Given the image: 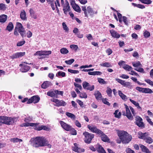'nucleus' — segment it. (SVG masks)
<instances>
[{
    "instance_id": "nucleus-1",
    "label": "nucleus",
    "mask_w": 153,
    "mask_h": 153,
    "mask_svg": "<svg viewBox=\"0 0 153 153\" xmlns=\"http://www.w3.org/2000/svg\"><path fill=\"white\" fill-rule=\"evenodd\" d=\"M30 142L33 147L37 148L39 147L47 146L51 147V145L48 143L46 139L42 137H37L31 139Z\"/></svg>"
},
{
    "instance_id": "nucleus-2",
    "label": "nucleus",
    "mask_w": 153,
    "mask_h": 153,
    "mask_svg": "<svg viewBox=\"0 0 153 153\" xmlns=\"http://www.w3.org/2000/svg\"><path fill=\"white\" fill-rule=\"evenodd\" d=\"M117 131V135L123 143H128L131 140V135H129L127 132L119 130Z\"/></svg>"
},
{
    "instance_id": "nucleus-3",
    "label": "nucleus",
    "mask_w": 153,
    "mask_h": 153,
    "mask_svg": "<svg viewBox=\"0 0 153 153\" xmlns=\"http://www.w3.org/2000/svg\"><path fill=\"white\" fill-rule=\"evenodd\" d=\"M149 135L147 133H142L141 132L138 133L139 138L143 139L146 143L150 144L153 142V140L150 137H149Z\"/></svg>"
},
{
    "instance_id": "nucleus-4",
    "label": "nucleus",
    "mask_w": 153,
    "mask_h": 153,
    "mask_svg": "<svg viewBox=\"0 0 153 153\" xmlns=\"http://www.w3.org/2000/svg\"><path fill=\"white\" fill-rule=\"evenodd\" d=\"M82 10L84 11L85 16L88 17V14H89L91 16L94 14L95 13H97V12L95 13L93 9L90 6H88L86 8L85 6H84L82 7Z\"/></svg>"
},
{
    "instance_id": "nucleus-5",
    "label": "nucleus",
    "mask_w": 153,
    "mask_h": 153,
    "mask_svg": "<svg viewBox=\"0 0 153 153\" xmlns=\"http://www.w3.org/2000/svg\"><path fill=\"white\" fill-rule=\"evenodd\" d=\"M17 120L16 117L4 116L5 124L7 125H13Z\"/></svg>"
},
{
    "instance_id": "nucleus-6",
    "label": "nucleus",
    "mask_w": 153,
    "mask_h": 153,
    "mask_svg": "<svg viewBox=\"0 0 153 153\" xmlns=\"http://www.w3.org/2000/svg\"><path fill=\"white\" fill-rule=\"evenodd\" d=\"M32 120V118L30 117H26L25 119V123H24L22 124L20 126L22 127H28V126H32V127H35L36 126L38 125L37 123H30L29 122L30 121Z\"/></svg>"
},
{
    "instance_id": "nucleus-7",
    "label": "nucleus",
    "mask_w": 153,
    "mask_h": 153,
    "mask_svg": "<svg viewBox=\"0 0 153 153\" xmlns=\"http://www.w3.org/2000/svg\"><path fill=\"white\" fill-rule=\"evenodd\" d=\"M83 135L84 136V141L85 143H90L92 139L94 137V135L93 134L89 133L85 131L83 133Z\"/></svg>"
},
{
    "instance_id": "nucleus-8",
    "label": "nucleus",
    "mask_w": 153,
    "mask_h": 153,
    "mask_svg": "<svg viewBox=\"0 0 153 153\" xmlns=\"http://www.w3.org/2000/svg\"><path fill=\"white\" fill-rule=\"evenodd\" d=\"M51 51H38L36 52L34 54V56H39L41 57L39 58V59H42L43 58L42 56H47L51 54Z\"/></svg>"
},
{
    "instance_id": "nucleus-9",
    "label": "nucleus",
    "mask_w": 153,
    "mask_h": 153,
    "mask_svg": "<svg viewBox=\"0 0 153 153\" xmlns=\"http://www.w3.org/2000/svg\"><path fill=\"white\" fill-rule=\"evenodd\" d=\"M15 28L18 30L22 36L23 37L25 35V29L21 23L17 22L16 26Z\"/></svg>"
},
{
    "instance_id": "nucleus-10",
    "label": "nucleus",
    "mask_w": 153,
    "mask_h": 153,
    "mask_svg": "<svg viewBox=\"0 0 153 153\" xmlns=\"http://www.w3.org/2000/svg\"><path fill=\"white\" fill-rule=\"evenodd\" d=\"M61 4L63 7V11L65 14H67L68 12L70 10V8L69 4L68 1H67L65 4H64V0H61Z\"/></svg>"
},
{
    "instance_id": "nucleus-11",
    "label": "nucleus",
    "mask_w": 153,
    "mask_h": 153,
    "mask_svg": "<svg viewBox=\"0 0 153 153\" xmlns=\"http://www.w3.org/2000/svg\"><path fill=\"white\" fill-rule=\"evenodd\" d=\"M135 123L138 127L141 128L144 127V125L143 122V119L139 116L135 117Z\"/></svg>"
},
{
    "instance_id": "nucleus-12",
    "label": "nucleus",
    "mask_w": 153,
    "mask_h": 153,
    "mask_svg": "<svg viewBox=\"0 0 153 153\" xmlns=\"http://www.w3.org/2000/svg\"><path fill=\"white\" fill-rule=\"evenodd\" d=\"M88 128L92 132L97 133L98 134H102V131L97 129L96 127L92 125H89L88 126Z\"/></svg>"
},
{
    "instance_id": "nucleus-13",
    "label": "nucleus",
    "mask_w": 153,
    "mask_h": 153,
    "mask_svg": "<svg viewBox=\"0 0 153 153\" xmlns=\"http://www.w3.org/2000/svg\"><path fill=\"white\" fill-rule=\"evenodd\" d=\"M59 122L63 129L67 131H69L71 128V126L62 121H59Z\"/></svg>"
},
{
    "instance_id": "nucleus-14",
    "label": "nucleus",
    "mask_w": 153,
    "mask_h": 153,
    "mask_svg": "<svg viewBox=\"0 0 153 153\" xmlns=\"http://www.w3.org/2000/svg\"><path fill=\"white\" fill-rule=\"evenodd\" d=\"M124 105L126 108V114H123V115L124 116H126L130 120H133V117L131 113L130 110L129 109L128 106L126 104H125Z\"/></svg>"
},
{
    "instance_id": "nucleus-15",
    "label": "nucleus",
    "mask_w": 153,
    "mask_h": 153,
    "mask_svg": "<svg viewBox=\"0 0 153 153\" xmlns=\"http://www.w3.org/2000/svg\"><path fill=\"white\" fill-rule=\"evenodd\" d=\"M19 66L21 67L20 69V71L22 72H26L28 71L30 69V67L27 65V64L24 62L19 65Z\"/></svg>"
},
{
    "instance_id": "nucleus-16",
    "label": "nucleus",
    "mask_w": 153,
    "mask_h": 153,
    "mask_svg": "<svg viewBox=\"0 0 153 153\" xmlns=\"http://www.w3.org/2000/svg\"><path fill=\"white\" fill-rule=\"evenodd\" d=\"M51 101L55 103V105L57 106H64L66 105V102L62 100H59L58 99H53Z\"/></svg>"
},
{
    "instance_id": "nucleus-17",
    "label": "nucleus",
    "mask_w": 153,
    "mask_h": 153,
    "mask_svg": "<svg viewBox=\"0 0 153 153\" xmlns=\"http://www.w3.org/2000/svg\"><path fill=\"white\" fill-rule=\"evenodd\" d=\"M82 85L84 88L90 91H93L94 89V85L91 86L88 83L86 82H84L82 83Z\"/></svg>"
},
{
    "instance_id": "nucleus-18",
    "label": "nucleus",
    "mask_w": 153,
    "mask_h": 153,
    "mask_svg": "<svg viewBox=\"0 0 153 153\" xmlns=\"http://www.w3.org/2000/svg\"><path fill=\"white\" fill-rule=\"evenodd\" d=\"M70 4L75 11L78 13L81 12V9L80 8L77 4L75 3V1L71 3Z\"/></svg>"
},
{
    "instance_id": "nucleus-19",
    "label": "nucleus",
    "mask_w": 153,
    "mask_h": 153,
    "mask_svg": "<svg viewBox=\"0 0 153 153\" xmlns=\"http://www.w3.org/2000/svg\"><path fill=\"white\" fill-rule=\"evenodd\" d=\"M25 55V52H18L13 54L12 56H10V57L12 59H14L22 57Z\"/></svg>"
},
{
    "instance_id": "nucleus-20",
    "label": "nucleus",
    "mask_w": 153,
    "mask_h": 153,
    "mask_svg": "<svg viewBox=\"0 0 153 153\" xmlns=\"http://www.w3.org/2000/svg\"><path fill=\"white\" fill-rule=\"evenodd\" d=\"M74 147H73L72 149L74 151L79 153L84 152L85 150L83 149H81L77 146V144L76 143H74Z\"/></svg>"
},
{
    "instance_id": "nucleus-21",
    "label": "nucleus",
    "mask_w": 153,
    "mask_h": 153,
    "mask_svg": "<svg viewBox=\"0 0 153 153\" xmlns=\"http://www.w3.org/2000/svg\"><path fill=\"white\" fill-rule=\"evenodd\" d=\"M97 151L99 153H106L103 148L100 144L95 146Z\"/></svg>"
},
{
    "instance_id": "nucleus-22",
    "label": "nucleus",
    "mask_w": 153,
    "mask_h": 153,
    "mask_svg": "<svg viewBox=\"0 0 153 153\" xmlns=\"http://www.w3.org/2000/svg\"><path fill=\"white\" fill-rule=\"evenodd\" d=\"M36 129L38 131H40L42 129H43L45 131H49L50 129V128L48 127L42 125L40 126H39L36 127Z\"/></svg>"
},
{
    "instance_id": "nucleus-23",
    "label": "nucleus",
    "mask_w": 153,
    "mask_h": 153,
    "mask_svg": "<svg viewBox=\"0 0 153 153\" xmlns=\"http://www.w3.org/2000/svg\"><path fill=\"white\" fill-rule=\"evenodd\" d=\"M110 32L113 37L116 38H118L120 37V35L115 30H110Z\"/></svg>"
},
{
    "instance_id": "nucleus-24",
    "label": "nucleus",
    "mask_w": 153,
    "mask_h": 153,
    "mask_svg": "<svg viewBox=\"0 0 153 153\" xmlns=\"http://www.w3.org/2000/svg\"><path fill=\"white\" fill-rule=\"evenodd\" d=\"M20 17L22 20H25L27 19L26 13L24 10H22L21 11L20 14Z\"/></svg>"
},
{
    "instance_id": "nucleus-25",
    "label": "nucleus",
    "mask_w": 153,
    "mask_h": 153,
    "mask_svg": "<svg viewBox=\"0 0 153 153\" xmlns=\"http://www.w3.org/2000/svg\"><path fill=\"white\" fill-rule=\"evenodd\" d=\"M94 95L97 100H101L102 99V95L101 93L99 91H96Z\"/></svg>"
},
{
    "instance_id": "nucleus-26",
    "label": "nucleus",
    "mask_w": 153,
    "mask_h": 153,
    "mask_svg": "<svg viewBox=\"0 0 153 153\" xmlns=\"http://www.w3.org/2000/svg\"><path fill=\"white\" fill-rule=\"evenodd\" d=\"M140 146L143 152L146 153H151V152L144 145L140 144Z\"/></svg>"
},
{
    "instance_id": "nucleus-27",
    "label": "nucleus",
    "mask_w": 153,
    "mask_h": 153,
    "mask_svg": "<svg viewBox=\"0 0 153 153\" xmlns=\"http://www.w3.org/2000/svg\"><path fill=\"white\" fill-rule=\"evenodd\" d=\"M29 12L31 17L34 19L37 18V15L35 13L33 10L32 9H30L29 10Z\"/></svg>"
},
{
    "instance_id": "nucleus-28",
    "label": "nucleus",
    "mask_w": 153,
    "mask_h": 153,
    "mask_svg": "<svg viewBox=\"0 0 153 153\" xmlns=\"http://www.w3.org/2000/svg\"><path fill=\"white\" fill-rule=\"evenodd\" d=\"M101 134V137L102 140L104 142H108L109 139L107 136L104 134L102 132V134Z\"/></svg>"
},
{
    "instance_id": "nucleus-29",
    "label": "nucleus",
    "mask_w": 153,
    "mask_h": 153,
    "mask_svg": "<svg viewBox=\"0 0 153 153\" xmlns=\"http://www.w3.org/2000/svg\"><path fill=\"white\" fill-rule=\"evenodd\" d=\"M51 83L50 82L46 81L44 82L41 85V87L42 88L44 89H45L49 87L51 85Z\"/></svg>"
},
{
    "instance_id": "nucleus-30",
    "label": "nucleus",
    "mask_w": 153,
    "mask_h": 153,
    "mask_svg": "<svg viewBox=\"0 0 153 153\" xmlns=\"http://www.w3.org/2000/svg\"><path fill=\"white\" fill-rule=\"evenodd\" d=\"M13 25L12 22H10L7 26L6 29L9 32H11L13 28Z\"/></svg>"
},
{
    "instance_id": "nucleus-31",
    "label": "nucleus",
    "mask_w": 153,
    "mask_h": 153,
    "mask_svg": "<svg viewBox=\"0 0 153 153\" xmlns=\"http://www.w3.org/2000/svg\"><path fill=\"white\" fill-rule=\"evenodd\" d=\"M129 100L133 104L137 107V109H140L141 108V107L139 106V104L138 102L132 100L131 98L129 99Z\"/></svg>"
},
{
    "instance_id": "nucleus-32",
    "label": "nucleus",
    "mask_w": 153,
    "mask_h": 153,
    "mask_svg": "<svg viewBox=\"0 0 153 153\" xmlns=\"http://www.w3.org/2000/svg\"><path fill=\"white\" fill-rule=\"evenodd\" d=\"M47 95L51 97H56V90L53 91H49L47 93Z\"/></svg>"
},
{
    "instance_id": "nucleus-33",
    "label": "nucleus",
    "mask_w": 153,
    "mask_h": 153,
    "mask_svg": "<svg viewBox=\"0 0 153 153\" xmlns=\"http://www.w3.org/2000/svg\"><path fill=\"white\" fill-rule=\"evenodd\" d=\"M7 16L5 15H2L0 16V22L4 23L7 20Z\"/></svg>"
},
{
    "instance_id": "nucleus-34",
    "label": "nucleus",
    "mask_w": 153,
    "mask_h": 153,
    "mask_svg": "<svg viewBox=\"0 0 153 153\" xmlns=\"http://www.w3.org/2000/svg\"><path fill=\"white\" fill-rule=\"evenodd\" d=\"M129 20L126 16H123L122 17V22L123 21L125 25H128L129 22Z\"/></svg>"
},
{
    "instance_id": "nucleus-35",
    "label": "nucleus",
    "mask_w": 153,
    "mask_h": 153,
    "mask_svg": "<svg viewBox=\"0 0 153 153\" xmlns=\"http://www.w3.org/2000/svg\"><path fill=\"white\" fill-rule=\"evenodd\" d=\"M33 102L34 103H36L39 102L40 98L38 96H34L32 97Z\"/></svg>"
},
{
    "instance_id": "nucleus-36",
    "label": "nucleus",
    "mask_w": 153,
    "mask_h": 153,
    "mask_svg": "<svg viewBox=\"0 0 153 153\" xmlns=\"http://www.w3.org/2000/svg\"><path fill=\"white\" fill-rule=\"evenodd\" d=\"M118 93L119 96L123 100H125L127 99L126 96L123 94L121 91H118Z\"/></svg>"
},
{
    "instance_id": "nucleus-37",
    "label": "nucleus",
    "mask_w": 153,
    "mask_h": 153,
    "mask_svg": "<svg viewBox=\"0 0 153 153\" xmlns=\"http://www.w3.org/2000/svg\"><path fill=\"white\" fill-rule=\"evenodd\" d=\"M123 68L125 70L128 71H131L133 69L131 67L126 64L123 65Z\"/></svg>"
},
{
    "instance_id": "nucleus-38",
    "label": "nucleus",
    "mask_w": 153,
    "mask_h": 153,
    "mask_svg": "<svg viewBox=\"0 0 153 153\" xmlns=\"http://www.w3.org/2000/svg\"><path fill=\"white\" fill-rule=\"evenodd\" d=\"M10 141L14 143H15L18 142H22V139H19L17 138H11Z\"/></svg>"
},
{
    "instance_id": "nucleus-39",
    "label": "nucleus",
    "mask_w": 153,
    "mask_h": 153,
    "mask_svg": "<svg viewBox=\"0 0 153 153\" xmlns=\"http://www.w3.org/2000/svg\"><path fill=\"white\" fill-rule=\"evenodd\" d=\"M114 114V116L115 117L119 118L120 117L121 113V112H119L118 110H117L115 111Z\"/></svg>"
},
{
    "instance_id": "nucleus-40",
    "label": "nucleus",
    "mask_w": 153,
    "mask_h": 153,
    "mask_svg": "<svg viewBox=\"0 0 153 153\" xmlns=\"http://www.w3.org/2000/svg\"><path fill=\"white\" fill-rule=\"evenodd\" d=\"M123 85L124 87H126L131 89L132 88V85H131L130 82H125L124 81Z\"/></svg>"
},
{
    "instance_id": "nucleus-41",
    "label": "nucleus",
    "mask_w": 153,
    "mask_h": 153,
    "mask_svg": "<svg viewBox=\"0 0 153 153\" xmlns=\"http://www.w3.org/2000/svg\"><path fill=\"white\" fill-rule=\"evenodd\" d=\"M56 76L59 77L61 76L62 77H64L65 76V73L62 71H59L57 72L56 74Z\"/></svg>"
},
{
    "instance_id": "nucleus-42",
    "label": "nucleus",
    "mask_w": 153,
    "mask_h": 153,
    "mask_svg": "<svg viewBox=\"0 0 153 153\" xmlns=\"http://www.w3.org/2000/svg\"><path fill=\"white\" fill-rule=\"evenodd\" d=\"M100 65L103 67H110L111 66V64L108 62L102 63L100 64Z\"/></svg>"
},
{
    "instance_id": "nucleus-43",
    "label": "nucleus",
    "mask_w": 153,
    "mask_h": 153,
    "mask_svg": "<svg viewBox=\"0 0 153 153\" xmlns=\"http://www.w3.org/2000/svg\"><path fill=\"white\" fill-rule=\"evenodd\" d=\"M152 92V91L149 88H143V93L150 94Z\"/></svg>"
},
{
    "instance_id": "nucleus-44",
    "label": "nucleus",
    "mask_w": 153,
    "mask_h": 153,
    "mask_svg": "<svg viewBox=\"0 0 153 153\" xmlns=\"http://www.w3.org/2000/svg\"><path fill=\"white\" fill-rule=\"evenodd\" d=\"M60 52L61 53L63 54H65L68 53L69 51H68L65 48H62L60 50Z\"/></svg>"
},
{
    "instance_id": "nucleus-45",
    "label": "nucleus",
    "mask_w": 153,
    "mask_h": 153,
    "mask_svg": "<svg viewBox=\"0 0 153 153\" xmlns=\"http://www.w3.org/2000/svg\"><path fill=\"white\" fill-rule=\"evenodd\" d=\"M139 1L142 3L147 4H151L152 3V1L151 0H139Z\"/></svg>"
},
{
    "instance_id": "nucleus-46",
    "label": "nucleus",
    "mask_w": 153,
    "mask_h": 153,
    "mask_svg": "<svg viewBox=\"0 0 153 153\" xmlns=\"http://www.w3.org/2000/svg\"><path fill=\"white\" fill-rule=\"evenodd\" d=\"M66 115L71 119H74L75 118V116L74 114L69 112H67L66 113Z\"/></svg>"
},
{
    "instance_id": "nucleus-47",
    "label": "nucleus",
    "mask_w": 153,
    "mask_h": 153,
    "mask_svg": "<svg viewBox=\"0 0 153 153\" xmlns=\"http://www.w3.org/2000/svg\"><path fill=\"white\" fill-rule=\"evenodd\" d=\"M70 131L71 134L72 135H76L77 134V132L72 127H71V128L70 130Z\"/></svg>"
},
{
    "instance_id": "nucleus-48",
    "label": "nucleus",
    "mask_w": 153,
    "mask_h": 153,
    "mask_svg": "<svg viewBox=\"0 0 153 153\" xmlns=\"http://www.w3.org/2000/svg\"><path fill=\"white\" fill-rule=\"evenodd\" d=\"M132 64L133 66L135 67L142 66V65L139 61H137L136 62H133Z\"/></svg>"
},
{
    "instance_id": "nucleus-49",
    "label": "nucleus",
    "mask_w": 153,
    "mask_h": 153,
    "mask_svg": "<svg viewBox=\"0 0 153 153\" xmlns=\"http://www.w3.org/2000/svg\"><path fill=\"white\" fill-rule=\"evenodd\" d=\"M62 27L65 32H68L69 29L65 22H63L62 24Z\"/></svg>"
},
{
    "instance_id": "nucleus-50",
    "label": "nucleus",
    "mask_w": 153,
    "mask_h": 153,
    "mask_svg": "<svg viewBox=\"0 0 153 153\" xmlns=\"http://www.w3.org/2000/svg\"><path fill=\"white\" fill-rule=\"evenodd\" d=\"M7 8L5 5L3 3L0 4V10H5Z\"/></svg>"
},
{
    "instance_id": "nucleus-51",
    "label": "nucleus",
    "mask_w": 153,
    "mask_h": 153,
    "mask_svg": "<svg viewBox=\"0 0 153 153\" xmlns=\"http://www.w3.org/2000/svg\"><path fill=\"white\" fill-rule=\"evenodd\" d=\"M74 61V59H71L68 60H65V62L68 65H71Z\"/></svg>"
},
{
    "instance_id": "nucleus-52",
    "label": "nucleus",
    "mask_w": 153,
    "mask_h": 153,
    "mask_svg": "<svg viewBox=\"0 0 153 153\" xmlns=\"http://www.w3.org/2000/svg\"><path fill=\"white\" fill-rule=\"evenodd\" d=\"M79 96L81 98H86L87 95L84 92L81 93L79 94Z\"/></svg>"
},
{
    "instance_id": "nucleus-53",
    "label": "nucleus",
    "mask_w": 153,
    "mask_h": 153,
    "mask_svg": "<svg viewBox=\"0 0 153 153\" xmlns=\"http://www.w3.org/2000/svg\"><path fill=\"white\" fill-rule=\"evenodd\" d=\"M70 47L71 48L74 50L75 51H76L78 48V46L75 45H70Z\"/></svg>"
},
{
    "instance_id": "nucleus-54",
    "label": "nucleus",
    "mask_w": 153,
    "mask_h": 153,
    "mask_svg": "<svg viewBox=\"0 0 153 153\" xmlns=\"http://www.w3.org/2000/svg\"><path fill=\"white\" fill-rule=\"evenodd\" d=\"M112 90L111 89L109 88H108L106 90V93L109 96L111 97L112 94Z\"/></svg>"
},
{
    "instance_id": "nucleus-55",
    "label": "nucleus",
    "mask_w": 153,
    "mask_h": 153,
    "mask_svg": "<svg viewBox=\"0 0 153 153\" xmlns=\"http://www.w3.org/2000/svg\"><path fill=\"white\" fill-rule=\"evenodd\" d=\"M118 17L119 19V21L120 23L122 22V15L118 12V11L117 12Z\"/></svg>"
},
{
    "instance_id": "nucleus-56",
    "label": "nucleus",
    "mask_w": 153,
    "mask_h": 153,
    "mask_svg": "<svg viewBox=\"0 0 153 153\" xmlns=\"http://www.w3.org/2000/svg\"><path fill=\"white\" fill-rule=\"evenodd\" d=\"M4 116H0V125L2 124H5Z\"/></svg>"
},
{
    "instance_id": "nucleus-57",
    "label": "nucleus",
    "mask_w": 153,
    "mask_h": 153,
    "mask_svg": "<svg viewBox=\"0 0 153 153\" xmlns=\"http://www.w3.org/2000/svg\"><path fill=\"white\" fill-rule=\"evenodd\" d=\"M68 71L71 73L74 74H78L79 73V71L78 70H73L70 69H68Z\"/></svg>"
},
{
    "instance_id": "nucleus-58",
    "label": "nucleus",
    "mask_w": 153,
    "mask_h": 153,
    "mask_svg": "<svg viewBox=\"0 0 153 153\" xmlns=\"http://www.w3.org/2000/svg\"><path fill=\"white\" fill-rule=\"evenodd\" d=\"M143 35L145 38H148L150 36V34L149 31L146 30L143 33Z\"/></svg>"
},
{
    "instance_id": "nucleus-59",
    "label": "nucleus",
    "mask_w": 153,
    "mask_h": 153,
    "mask_svg": "<svg viewBox=\"0 0 153 153\" xmlns=\"http://www.w3.org/2000/svg\"><path fill=\"white\" fill-rule=\"evenodd\" d=\"M98 81L99 82L102 84H106V82L104 79L101 78H98Z\"/></svg>"
},
{
    "instance_id": "nucleus-60",
    "label": "nucleus",
    "mask_w": 153,
    "mask_h": 153,
    "mask_svg": "<svg viewBox=\"0 0 153 153\" xmlns=\"http://www.w3.org/2000/svg\"><path fill=\"white\" fill-rule=\"evenodd\" d=\"M134 70L143 73H145L143 69L141 68H136L134 69Z\"/></svg>"
},
{
    "instance_id": "nucleus-61",
    "label": "nucleus",
    "mask_w": 153,
    "mask_h": 153,
    "mask_svg": "<svg viewBox=\"0 0 153 153\" xmlns=\"http://www.w3.org/2000/svg\"><path fill=\"white\" fill-rule=\"evenodd\" d=\"M145 81L150 85L153 86V82L149 79H147L145 80Z\"/></svg>"
},
{
    "instance_id": "nucleus-62",
    "label": "nucleus",
    "mask_w": 153,
    "mask_h": 153,
    "mask_svg": "<svg viewBox=\"0 0 153 153\" xmlns=\"http://www.w3.org/2000/svg\"><path fill=\"white\" fill-rule=\"evenodd\" d=\"M25 43V41L24 40L22 41L19 42L17 44V46H21L23 45Z\"/></svg>"
},
{
    "instance_id": "nucleus-63",
    "label": "nucleus",
    "mask_w": 153,
    "mask_h": 153,
    "mask_svg": "<svg viewBox=\"0 0 153 153\" xmlns=\"http://www.w3.org/2000/svg\"><path fill=\"white\" fill-rule=\"evenodd\" d=\"M131 72L129 73V74L132 75H135L137 76H139V75L136 72H135L132 71V70L131 71Z\"/></svg>"
},
{
    "instance_id": "nucleus-64",
    "label": "nucleus",
    "mask_w": 153,
    "mask_h": 153,
    "mask_svg": "<svg viewBox=\"0 0 153 153\" xmlns=\"http://www.w3.org/2000/svg\"><path fill=\"white\" fill-rule=\"evenodd\" d=\"M102 102L105 104H106L107 105H110V103L107 101V99H102Z\"/></svg>"
}]
</instances>
